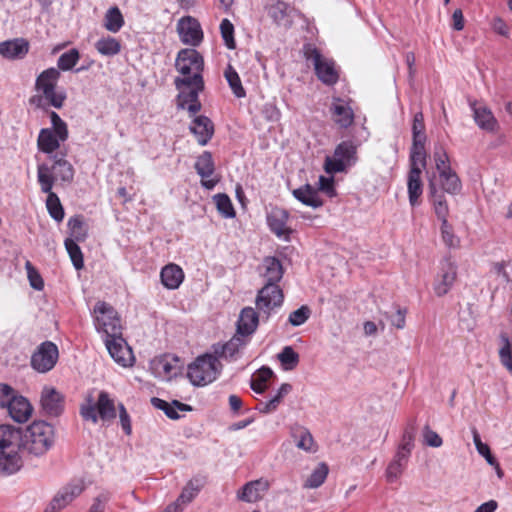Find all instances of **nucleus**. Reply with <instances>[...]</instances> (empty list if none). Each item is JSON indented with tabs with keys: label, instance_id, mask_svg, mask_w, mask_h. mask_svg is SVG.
Here are the masks:
<instances>
[{
	"label": "nucleus",
	"instance_id": "680f3d73",
	"mask_svg": "<svg viewBox=\"0 0 512 512\" xmlns=\"http://www.w3.org/2000/svg\"><path fill=\"white\" fill-rule=\"evenodd\" d=\"M441 234L443 242L446 246L450 248H455L459 245L458 237L453 233L451 225H449L448 221H444L441 224Z\"/></svg>",
	"mask_w": 512,
	"mask_h": 512
},
{
	"label": "nucleus",
	"instance_id": "412c9836",
	"mask_svg": "<svg viewBox=\"0 0 512 512\" xmlns=\"http://www.w3.org/2000/svg\"><path fill=\"white\" fill-rule=\"evenodd\" d=\"M269 489V482L265 479H257L247 482L241 491L238 492L239 500L254 503L263 497V494Z\"/></svg>",
	"mask_w": 512,
	"mask_h": 512
},
{
	"label": "nucleus",
	"instance_id": "b1692460",
	"mask_svg": "<svg viewBox=\"0 0 512 512\" xmlns=\"http://www.w3.org/2000/svg\"><path fill=\"white\" fill-rule=\"evenodd\" d=\"M289 214L281 208H273L267 215V223L270 230L278 237L287 236L291 232L287 228Z\"/></svg>",
	"mask_w": 512,
	"mask_h": 512
},
{
	"label": "nucleus",
	"instance_id": "6ab92c4d",
	"mask_svg": "<svg viewBox=\"0 0 512 512\" xmlns=\"http://www.w3.org/2000/svg\"><path fill=\"white\" fill-rule=\"evenodd\" d=\"M247 341L243 336L236 333L228 342L221 344L216 343L213 345V356L217 358H223L226 360L235 359L239 350L246 345Z\"/></svg>",
	"mask_w": 512,
	"mask_h": 512
},
{
	"label": "nucleus",
	"instance_id": "4be33fe9",
	"mask_svg": "<svg viewBox=\"0 0 512 512\" xmlns=\"http://www.w3.org/2000/svg\"><path fill=\"white\" fill-rule=\"evenodd\" d=\"M189 129L191 133L195 135L198 143L202 146L209 142L214 133V125L212 121L204 115L195 117Z\"/></svg>",
	"mask_w": 512,
	"mask_h": 512
},
{
	"label": "nucleus",
	"instance_id": "f257e3e1",
	"mask_svg": "<svg viewBox=\"0 0 512 512\" xmlns=\"http://www.w3.org/2000/svg\"><path fill=\"white\" fill-rule=\"evenodd\" d=\"M0 431V443H7L4 445V458H0L1 475H11L20 470L23 465L20 452L39 457L54 444V428L45 421H34L25 430L10 425V428Z\"/></svg>",
	"mask_w": 512,
	"mask_h": 512
},
{
	"label": "nucleus",
	"instance_id": "ddd939ff",
	"mask_svg": "<svg viewBox=\"0 0 512 512\" xmlns=\"http://www.w3.org/2000/svg\"><path fill=\"white\" fill-rule=\"evenodd\" d=\"M177 32L180 40L186 45L197 46L203 39L200 23L191 16L182 17L178 21Z\"/></svg>",
	"mask_w": 512,
	"mask_h": 512
},
{
	"label": "nucleus",
	"instance_id": "a19ab883",
	"mask_svg": "<svg viewBox=\"0 0 512 512\" xmlns=\"http://www.w3.org/2000/svg\"><path fill=\"white\" fill-rule=\"evenodd\" d=\"M204 486L203 478H193L191 479L186 486L183 488L181 494L179 495L177 501L182 504L190 503L200 492L202 487Z\"/></svg>",
	"mask_w": 512,
	"mask_h": 512
},
{
	"label": "nucleus",
	"instance_id": "9d476101",
	"mask_svg": "<svg viewBox=\"0 0 512 512\" xmlns=\"http://www.w3.org/2000/svg\"><path fill=\"white\" fill-rule=\"evenodd\" d=\"M458 266L451 256L444 257L434 278L433 290L438 297L446 295L457 279Z\"/></svg>",
	"mask_w": 512,
	"mask_h": 512
},
{
	"label": "nucleus",
	"instance_id": "0e129e2a",
	"mask_svg": "<svg viewBox=\"0 0 512 512\" xmlns=\"http://www.w3.org/2000/svg\"><path fill=\"white\" fill-rule=\"evenodd\" d=\"M111 499L109 492H102L94 498L93 503L89 509V512H104L106 504Z\"/></svg>",
	"mask_w": 512,
	"mask_h": 512
},
{
	"label": "nucleus",
	"instance_id": "8fccbe9b",
	"mask_svg": "<svg viewBox=\"0 0 512 512\" xmlns=\"http://www.w3.org/2000/svg\"><path fill=\"white\" fill-rule=\"evenodd\" d=\"M74 239H66L64 242L65 248L69 257L73 263V266L76 270H80L84 266V259L82 251Z\"/></svg>",
	"mask_w": 512,
	"mask_h": 512
},
{
	"label": "nucleus",
	"instance_id": "e433bc0d",
	"mask_svg": "<svg viewBox=\"0 0 512 512\" xmlns=\"http://www.w3.org/2000/svg\"><path fill=\"white\" fill-rule=\"evenodd\" d=\"M204 90V81H202L201 88L198 85H183L179 90L177 97V106L179 109H185L191 102H196L199 98V93Z\"/></svg>",
	"mask_w": 512,
	"mask_h": 512
},
{
	"label": "nucleus",
	"instance_id": "ea45409f",
	"mask_svg": "<svg viewBox=\"0 0 512 512\" xmlns=\"http://www.w3.org/2000/svg\"><path fill=\"white\" fill-rule=\"evenodd\" d=\"M292 386L289 383H283L278 389L276 395L265 403H260L258 409L261 413L269 414L275 411L282 399L291 392Z\"/></svg>",
	"mask_w": 512,
	"mask_h": 512
},
{
	"label": "nucleus",
	"instance_id": "5fc2aeb1",
	"mask_svg": "<svg viewBox=\"0 0 512 512\" xmlns=\"http://www.w3.org/2000/svg\"><path fill=\"white\" fill-rule=\"evenodd\" d=\"M413 142H426L424 116L421 112L414 115L412 124Z\"/></svg>",
	"mask_w": 512,
	"mask_h": 512
},
{
	"label": "nucleus",
	"instance_id": "cd10ccee",
	"mask_svg": "<svg viewBox=\"0 0 512 512\" xmlns=\"http://www.w3.org/2000/svg\"><path fill=\"white\" fill-rule=\"evenodd\" d=\"M99 418L104 422H110L116 418V406L114 400L106 391H101L96 401Z\"/></svg>",
	"mask_w": 512,
	"mask_h": 512
},
{
	"label": "nucleus",
	"instance_id": "dca6fc26",
	"mask_svg": "<svg viewBox=\"0 0 512 512\" xmlns=\"http://www.w3.org/2000/svg\"><path fill=\"white\" fill-rule=\"evenodd\" d=\"M40 403L45 415L50 417H57L64 410V397L53 387L43 388Z\"/></svg>",
	"mask_w": 512,
	"mask_h": 512
},
{
	"label": "nucleus",
	"instance_id": "4c0bfd02",
	"mask_svg": "<svg viewBox=\"0 0 512 512\" xmlns=\"http://www.w3.org/2000/svg\"><path fill=\"white\" fill-rule=\"evenodd\" d=\"M440 183L443 188V190L449 194L456 195L458 194L462 189L461 181L456 174L455 171L452 169L445 170L442 173L439 174Z\"/></svg>",
	"mask_w": 512,
	"mask_h": 512
},
{
	"label": "nucleus",
	"instance_id": "7ed1b4c3",
	"mask_svg": "<svg viewBox=\"0 0 512 512\" xmlns=\"http://www.w3.org/2000/svg\"><path fill=\"white\" fill-rule=\"evenodd\" d=\"M176 70L182 77H176L175 87L180 90L183 85H198L201 88L204 69V60L201 54L195 49H182L178 52L175 61Z\"/></svg>",
	"mask_w": 512,
	"mask_h": 512
},
{
	"label": "nucleus",
	"instance_id": "052dcab7",
	"mask_svg": "<svg viewBox=\"0 0 512 512\" xmlns=\"http://www.w3.org/2000/svg\"><path fill=\"white\" fill-rule=\"evenodd\" d=\"M436 169L438 170L439 174L443 171L450 170V164H449V157L446 151L443 149V147H437L433 154Z\"/></svg>",
	"mask_w": 512,
	"mask_h": 512
},
{
	"label": "nucleus",
	"instance_id": "de8ad7c7",
	"mask_svg": "<svg viewBox=\"0 0 512 512\" xmlns=\"http://www.w3.org/2000/svg\"><path fill=\"white\" fill-rule=\"evenodd\" d=\"M415 435V427L413 425L407 426L404 430L401 442L397 448L396 453H401L406 457L410 458L411 452L414 448Z\"/></svg>",
	"mask_w": 512,
	"mask_h": 512
},
{
	"label": "nucleus",
	"instance_id": "473e14b6",
	"mask_svg": "<svg viewBox=\"0 0 512 512\" xmlns=\"http://www.w3.org/2000/svg\"><path fill=\"white\" fill-rule=\"evenodd\" d=\"M429 193L431 197V201L434 206V211L437 217L441 220L442 223L447 221L448 216V205L446 202V198L443 193L439 192L435 183L430 181L429 183Z\"/></svg>",
	"mask_w": 512,
	"mask_h": 512
},
{
	"label": "nucleus",
	"instance_id": "2eb2a0df",
	"mask_svg": "<svg viewBox=\"0 0 512 512\" xmlns=\"http://www.w3.org/2000/svg\"><path fill=\"white\" fill-rule=\"evenodd\" d=\"M194 168L201 177V185L205 189L212 190L219 182L217 178H210L215 172V163L211 152L204 151L199 155L194 164Z\"/></svg>",
	"mask_w": 512,
	"mask_h": 512
},
{
	"label": "nucleus",
	"instance_id": "f8f14e48",
	"mask_svg": "<svg viewBox=\"0 0 512 512\" xmlns=\"http://www.w3.org/2000/svg\"><path fill=\"white\" fill-rule=\"evenodd\" d=\"M84 491V484L80 480L72 481L62 487L52 498L44 512H58L67 507Z\"/></svg>",
	"mask_w": 512,
	"mask_h": 512
},
{
	"label": "nucleus",
	"instance_id": "f03ea898",
	"mask_svg": "<svg viewBox=\"0 0 512 512\" xmlns=\"http://www.w3.org/2000/svg\"><path fill=\"white\" fill-rule=\"evenodd\" d=\"M262 267L266 284L258 291L255 304L256 309L269 318L271 312L283 303L284 295L277 284L283 277V267L276 257H265Z\"/></svg>",
	"mask_w": 512,
	"mask_h": 512
},
{
	"label": "nucleus",
	"instance_id": "a18cd8bd",
	"mask_svg": "<svg viewBox=\"0 0 512 512\" xmlns=\"http://www.w3.org/2000/svg\"><path fill=\"white\" fill-rule=\"evenodd\" d=\"M224 76L235 97L244 98L246 96V91L242 86V82L238 73L231 65H228V67L225 69Z\"/></svg>",
	"mask_w": 512,
	"mask_h": 512
},
{
	"label": "nucleus",
	"instance_id": "2f4dec72",
	"mask_svg": "<svg viewBox=\"0 0 512 512\" xmlns=\"http://www.w3.org/2000/svg\"><path fill=\"white\" fill-rule=\"evenodd\" d=\"M67 228L70 237L76 242H84L88 236V225L86 224L82 215H74L69 218Z\"/></svg>",
	"mask_w": 512,
	"mask_h": 512
},
{
	"label": "nucleus",
	"instance_id": "864d4df0",
	"mask_svg": "<svg viewBox=\"0 0 512 512\" xmlns=\"http://www.w3.org/2000/svg\"><path fill=\"white\" fill-rule=\"evenodd\" d=\"M80 54L75 48L63 53L57 61L58 70L68 71L71 70L79 61Z\"/></svg>",
	"mask_w": 512,
	"mask_h": 512
},
{
	"label": "nucleus",
	"instance_id": "6e6d98bb",
	"mask_svg": "<svg viewBox=\"0 0 512 512\" xmlns=\"http://www.w3.org/2000/svg\"><path fill=\"white\" fill-rule=\"evenodd\" d=\"M220 32L223 41L228 49H234L236 47L234 39V26L228 19H223L220 23Z\"/></svg>",
	"mask_w": 512,
	"mask_h": 512
},
{
	"label": "nucleus",
	"instance_id": "72a5a7b5",
	"mask_svg": "<svg viewBox=\"0 0 512 512\" xmlns=\"http://www.w3.org/2000/svg\"><path fill=\"white\" fill-rule=\"evenodd\" d=\"M331 112L334 118V121L341 127L347 128L349 127L354 120V114L352 109L344 104L339 99L337 102L333 103L331 106Z\"/></svg>",
	"mask_w": 512,
	"mask_h": 512
},
{
	"label": "nucleus",
	"instance_id": "a878e982",
	"mask_svg": "<svg viewBox=\"0 0 512 512\" xmlns=\"http://www.w3.org/2000/svg\"><path fill=\"white\" fill-rule=\"evenodd\" d=\"M54 163L51 167L48 166L50 176L54 180H61L62 182L70 183L74 178L73 166L64 158L54 157Z\"/></svg>",
	"mask_w": 512,
	"mask_h": 512
},
{
	"label": "nucleus",
	"instance_id": "1a4fd4ad",
	"mask_svg": "<svg viewBox=\"0 0 512 512\" xmlns=\"http://www.w3.org/2000/svg\"><path fill=\"white\" fill-rule=\"evenodd\" d=\"M357 147L351 141L341 142L334 151L333 157L327 156L324 168L329 174L339 173L347 167L354 165L357 161Z\"/></svg>",
	"mask_w": 512,
	"mask_h": 512
},
{
	"label": "nucleus",
	"instance_id": "6e6552de",
	"mask_svg": "<svg viewBox=\"0 0 512 512\" xmlns=\"http://www.w3.org/2000/svg\"><path fill=\"white\" fill-rule=\"evenodd\" d=\"M96 329L106 336H119L121 334L120 319L116 310L108 303L99 301L93 309Z\"/></svg>",
	"mask_w": 512,
	"mask_h": 512
},
{
	"label": "nucleus",
	"instance_id": "79ce46f5",
	"mask_svg": "<svg viewBox=\"0 0 512 512\" xmlns=\"http://www.w3.org/2000/svg\"><path fill=\"white\" fill-rule=\"evenodd\" d=\"M96 50L103 56L117 55L121 50V43L114 37L107 36L100 38L95 43Z\"/></svg>",
	"mask_w": 512,
	"mask_h": 512
},
{
	"label": "nucleus",
	"instance_id": "393cba45",
	"mask_svg": "<svg viewBox=\"0 0 512 512\" xmlns=\"http://www.w3.org/2000/svg\"><path fill=\"white\" fill-rule=\"evenodd\" d=\"M151 404L156 409L162 410L165 415L172 420H177L180 418V415L177 411L186 412L192 410L190 405L184 404L178 400H174L171 403H168L163 399L153 397L151 398Z\"/></svg>",
	"mask_w": 512,
	"mask_h": 512
},
{
	"label": "nucleus",
	"instance_id": "4d7b16f0",
	"mask_svg": "<svg viewBox=\"0 0 512 512\" xmlns=\"http://www.w3.org/2000/svg\"><path fill=\"white\" fill-rule=\"evenodd\" d=\"M310 313L309 307L303 305L290 313L288 321L292 326H300L309 319Z\"/></svg>",
	"mask_w": 512,
	"mask_h": 512
},
{
	"label": "nucleus",
	"instance_id": "a211bd4d",
	"mask_svg": "<svg viewBox=\"0 0 512 512\" xmlns=\"http://www.w3.org/2000/svg\"><path fill=\"white\" fill-rule=\"evenodd\" d=\"M29 48V42L25 38H14L0 42V55L9 60L23 59Z\"/></svg>",
	"mask_w": 512,
	"mask_h": 512
},
{
	"label": "nucleus",
	"instance_id": "338daca9",
	"mask_svg": "<svg viewBox=\"0 0 512 512\" xmlns=\"http://www.w3.org/2000/svg\"><path fill=\"white\" fill-rule=\"evenodd\" d=\"M117 408L119 411L121 427L126 435H130L132 433V425H131L130 416L122 403H119Z\"/></svg>",
	"mask_w": 512,
	"mask_h": 512
},
{
	"label": "nucleus",
	"instance_id": "3c124183",
	"mask_svg": "<svg viewBox=\"0 0 512 512\" xmlns=\"http://www.w3.org/2000/svg\"><path fill=\"white\" fill-rule=\"evenodd\" d=\"M277 357L285 370H292L299 363V354L291 346H285Z\"/></svg>",
	"mask_w": 512,
	"mask_h": 512
},
{
	"label": "nucleus",
	"instance_id": "37998d69",
	"mask_svg": "<svg viewBox=\"0 0 512 512\" xmlns=\"http://www.w3.org/2000/svg\"><path fill=\"white\" fill-rule=\"evenodd\" d=\"M328 472L329 468L327 464L319 463L304 482V488L314 489L320 487L326 480Z\"/></svg>",
	"mask_w": 512,
	"mask_h": 512
},
{
	"label": "nucleus",
	"instance_id": "c85d7f7f",
	"mask_svg": "<svg viewBox=\"0 0 512 512\" xmlns=\"http://www.w3.org/2000/svg\"><path fill=\"white\" fill-rule=\"evenodd\" d=\"M294 8L283 1H277L269 8V15L278 25L290 26Z\"/></svg>",
	"mask_w": 512,
	"mask_h": 512
},
{
	"label": "nucleus",
	"instance_id": "c9c22d12",
	"mask_svg": "<svg viewBox=\"0 0 512 512\" xmlns=\"http://www.w3.org/2000/svg\"><path fill=\"white\" fill-rule=\"evenodd\" d=\"M409 458L401 453H395L393 460L386 469V480L389 483L395 482L405 470Z\"/></svg>",
	"mask_w": 512,
	"mask_h": 512
},
{
	"label": "nucleus",
	"instance_id": "13d9d810",
	"mask_svg": "<svg viewBox=\"0 0 512 512\" xmlns=\"http://www.w3.org/2000/svg\"><path fill=\"white\" fill-rule=\"evenodd\" d=\"M80 414L85 420H89L94 424L98 422V419L100 418L97 411L96 403L93 402L92 397H89L87 399V404L81 406Z\"/></svg>",
	"mask_w": 512,
	"mask_h": 512
},
{
	"label": "nucleus",
	"instance_id": "774afa93",
	"mask_svg": "<svg viewBox=\"0 0 512 512\" xmlns=\"http://www.w3.org/2000/svg\"><path fill=\"white\" fill-rule=\"evenodd\" d=\"M262 114L267 121L276 122L280 119V110L274 103H266L262 108Z\"/></svg>",
	"mask_w": 512,
	"mask_h": 512
},
{
	"label": "nucleus",
	"instance_id": "09e8293b",
	"mask_svg": "<svg viewBox=\"0 0 512 512\" xmlns=\"http://www.w3.org/2000/svg\"><path fill=\"white\" fill-rule=\"evenodd\" d=\"M293 438L296 441V446L306 452H314L313 449L314 439L306 428L299 427L292 433Z\"/></svg>",
	"mask_w": 512,
	"mask_h": 512
},
{
	"label": "nucleus",
	"instance_id": "aec40b11",
	"mask_svg": "<svg viewBox=\"0 0 512 512\" xmlns=\"http://www.w3.org/2000/svg\"><path fill=\"white\" fill-rule=\"evenodd\" d=\"M471 109L474 121L480 129L489 133H494L498 130V121L488 107L471 103Z\"/></svg>",
	"mask_w": 512,
	"mask_h": 512
},
{
	"label": "nucleus",
	"instance_id": "0eeeda50",
	"mask_svg": "<svg viewBox=\"0 0 512 512\" xmlns=\"http://www.w3.org/2000/svg\"><path fill=\"white\" fill-rule=\"evenodd\" d=\"M305 57L313 66L318 79L325 85L332 86L338 82L339 72L332 59L324 57L316 48H305Z\"/></svg>",
	"mask_w": 512,
	"mask_h": 512
},
{
	"label": "nucleus",
	"instance_id": "e2e57ef3",
	"mask_svg": "<svg viewBox=\"0 0 512 512\" xmlns=\"http://www.w3.org/2000/svg\"><path fill=\"white\" fill-rule=\"evenodd\" d=\"M423 439L424 443L430 447L438 448L442 445V438L433 430L429 428V426H425L423 430Z\"/></svg>",
	"mask_w": 512,
	"mask_h": 512
},
{
	"label": "nucleus",
	"instance_id": "9b49d317",
	"mask_svg": "<svg viewBox=\"0 0 512 512\" xmlns=\"http://www.w3.org/2000/svg\"><path fill=\"white\" fill-rule=\"evenodd\" d=\"M57 346L51 341L41 343L31 357V366L40 373L50 371L58 360Z\"/></svg>",
	"mask_w": 512,
	"mask_h": 512
},
{
	"label": "nucleus",
	"instance_id": "7c9ffc66",
	"mask_svg": "<svg viewBox=\"0 0 512 512\" xmlns=\"http://www.w3.org/2000/svg\"><path fill=\"white\" fill-rule=\"evenodd\" d=\"M292 194L298 201H300L304 205L313 208H318L323 205V201L319 198L317 190L309 184L294 189Z\"/></svg>",
	"mask_w": 512,
	"mask_h": 512
},
{
	"label": "nucleus",
	"instance_id": "58836bf2",
	"mask_svg": "<svg viewBox=\"0 0 512 512\" xmlns=\"http://www.w3.org/2000/svg\"><path fill=\"white\" fill-rule=\"evenodd\" d=\"M124 18L117 6L110 7L104 16V27L112 32L117 33L124 26Z\"/></svg>",
	"mask_w": 512,
	"mask_h": 512
},
{
	"label": "nucleus",
	"instance_id": "bf43d9fd",
	"mask_svg": "<svg viewBox=\"0 0 512 512\" xmlns=\"http://www.w3.org/2000/svg\"><path fill=\"white\" fill-rule=\"evenodd\" d=\"M25 268L27 270V276L31 287L35 290L41 291L44 288V282L41 275L29 261L26 262Z\"/></svg>",
	"mask_w": 512,
	"mask_h": 512
},
{
	"label": "nucleus",
	"instance_id": "c03bdc74",
	"mask_svg": "<svg viewBox=\"0 0 512 512\" xmlns=\"http://www.w3.org/2000/svg\"><path fill=\"white\" fill-rule=\"evenodd\" d=\"M473 441H474V444H475V447H476L478 453L486 459V461L489 465L496 467L497 474L499 477H501L502 472L499 467V463L497 462L495 457L491 454L489 446L481 441L480 435L476 429H473Z\"/></svg>",
	"mask_w": 512,
	"mask_h": 512
},
{
	"label": "nucleus",
	"instance_id": "423d86ee",
	"mask_svg": "<svg viewBox=\"0 0 512 512\" xmlns=\"http://www.w3.org/2000/svg\"><path fill=\"white\" fill-rule=\"evenodd\" d=\"M37 178L41 191L47 194L46 208L50 217L56 222H61L64 219L65 212L59 197L52 192L53 177L50 176L47 164L38 165Z\"/></svg>",
	"mask_w": 512,
	"mask_h": 512
},
{
	"label": "nucleus",
	"instance_id": "69168bd1",
	"mask_svg": "<svg viewBox=\"0 0 512 512\" xmlns=\"http://www.w3.org/2000/svg\"><path fill=\"white\" fill-rule=\"evenodd\" d=\"M16 393L11 386L0 384V407L7 408Z\"/></svg>",
	"mask_w": 512,
	"mask_h": 512
},
{
	"label": "nucleus",
	"instance_id": "5701e85b",
	"mask_svg": "<svg viewBox=\"0 0 512 512\" xmlns=\"http://www.w3.org/2000/svg\"><path fill=\"white\" fill-rule=\"evenodd\" d=\"M6 409L11 418L19 423L26 422L30 418L33 411L29 401L17 393Z\"/></svg>",
	"mask_w": 512,
	"mask_h": 512
},
{
	"label": "nucleus",
	"instance_id": "c756f323",
	"mask_svg": "<svg viewBox=\"0 0 512 512\" xmlns=\"http://www.w3.org/2000/svg\"><path fill=\"white\" fill-rule=\"evenodd\" d=\"M161 282L168 289H176L184 279L183 270L176 264L166 265L161 270Z\"/></svg>",
	"mask_w": 512,
	"mask_h": 512
},
{
	"label": "nucleus",
	"instance_id": "603ef678",
	"mask_svg": "<svg viewBox=\"0 0 512 512\" xmlns=\"http://www.w3.org/2000/svg\"><path fill=\"white\" fill-rule=\"evenodd\" d=\"M213 199L215 201L218 212L223 217H225V218L235 217V210L233 208L230 198L226 194H224V193L216 194L213 197Z\"/></svg>",
	"mask_w": 512,
	"mask_h": 512
},
{
	"label": "nucleus",
	"instance_id": "20e7f679",
	"mask_svg": "<svg viewBox=\"0 0 512 512\" xmlns=\"http://www.w3.org/2000/svg\"><path fill=\"white\" fill-rule=\"evenodd\" d=\"M219 361L212 354H205L196 358L188 366L187 376L195 386H205L217 378L219 374Z\"/></svg>",
	"mask_w": 512,
	"mask_h": 512
},
{
	"label": "nucleus",
	"instance_id": "39448f33",
	"mask_svg": "<svg viewBox=\"0 0 512 512\" xmlns=\"http://www.w3.org/2000/svg\"><path fill=\"white\" fill-rule=\"evenodd\" d=\"M60 78V71L51 67L42 71L35 82V89L43 93L44 98L54 108H62L66 99L64 91H56L57 82Z\"/></svg>",
	"mask_w": 512,
	"mask_h": 512
},
{
	"label": "nucleus",
	"instance_id": "49530a36",
	"mask_svg": "<svg viewBox=\"0 0 512 512\" xmlns=\"http://www.w3.org/2000/svg\"><path fill=\"white\" fill-rule=\"evenodd\" d=\"M426 167L425 142H413L410 151V169Z\"/></svg>",
	"mask_w": 512,
	"mask_h": 512
},
{
	"label": "nucleus",
	"instance_id": "f3484780",
	"mask_svg": "<svg viewBox=\"0 0 512 512\" xmlns=\"http://www.w3.org/2000/svg\"><path fill=\"white\" fill-rule=\"evenodd\" d=\"M267 320L266 316L258 310V312L252 307H245L241 310L238 321H237V332L243 337L252 335L258 326L259 318Z\"/></svg>",
	"mask_w": 512,
	"mask_h": 512
},
{
	"label": "nucleus",
	"instance_id": "f704fd0d",
	"mask_svg": "<svg viewBox=\"0 0 512 512\" xmlns=\"http://www.w3.org/2000/svg\"><path fill=\"white\" fill-rule=\"evenodd\" d=\"M60 141L54 132L49 128H43L40 130L37 145L40 151L50 154L56 151L60 147Z\"/></svg>",
	"mask_w": 512,
	"mask_h": 512
},
{
	"label": "nucleus",
	"instance_id": "4468645a",
	"mask_svg": "<svg viewBox=\"0 0 512 512\" xmlns=\"http://www.w3.org/2000/svg\"><path fill=\"white\" fill-rule=\"evenodd\" d=\"M105 345L115 362L123 367L132 364L133 354L130 347L123 339L122 333L119 336H106Z\"/></svg>",
	"mask_w": 512,
	"mask_h": 512
},
{
	"label": "nucleus",
	"instance_id": "bb28decb",
	"mask_svg": "<svg viewBox=\"0 0 512 512\" xmlns=\"http://www.w3.org/2000/svg\"><path fill=\"white\" fill-rule=\"evenodd\" d=\"M408 197L411 206H417L419 204V198L423 192V186L421 182V168H413L408 173Z\"/></svg>",
	"mask_w": 512,
	"mask_h": 512
}]
</instances>
